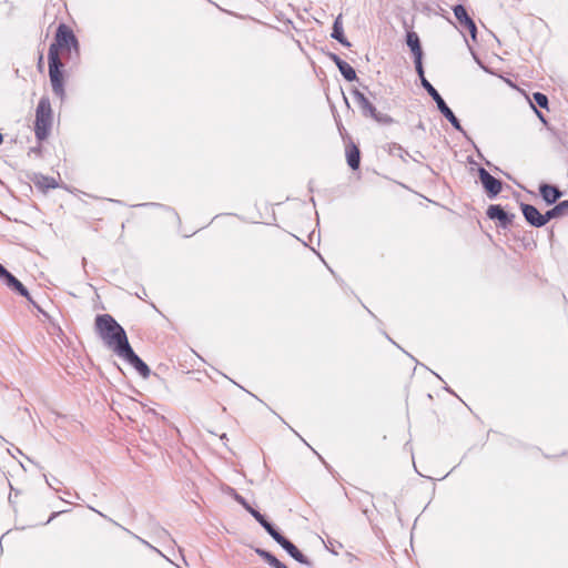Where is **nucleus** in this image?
<instances>
[{"instance_id": "393cba45", "label": "nucleus", "mask_w": 568, "mask_h": 568, "mask_svg": "<svg viewBox=\"0 0 568 568\" xmlns=\"http://www.w3.org/2000/svg\"><path fill=\"white\" fill-rule=\"evenodd\" d=\"M0 280L2 281V283L8 287V288H11L12 285L17 282V277L14 275H12L9 271H7L1 277Z\"/></svg>"}, {"instance_id": "5701e85b", "label": "nucleus", "mask_w": 568, "mask_h": 568, "mask_svg": "<svg viewBox=\"0 0 568 568\" xmlns=\"http://www.w3.org/2000/svg\"><path fill=\"white\" fill-rule=\"evenodd\" d=\"M414 63H415L416 72L420 79V84L424 88V83L429 82V81L425 78V72H424V67H423V55L414 57Z\"/></svg>"}, {"instance_id": "c756f323", "label": "nucleus", "mask_w": 568, "mask_h": 568, "mask_svg": "<svg viewBox=\"0 0 568 568\" xmlns=\"http://www.w3.org/2000/svg\"><path fill=\"white\" fill-rule=\"evenodd\" d=\"M55 516H57V513H53L47 523H50V521H51V519H52L53 517H55Z\"/></svg>"}, {"instance_id": "cd10ccee", "label": "nucleus", "mask_w": 568, "mask_h": 568, "mask_svg": "<svg viewBox=\"0 0 568 568\" xmlns=\"http://www.w3.org/2000/svg\"><path fill=\"white\" fill-rule=\"evenodd\" d=\"M8 270L2 265L0 264V277L7 272Z\"/></svg>"}, {"instance_id": "39448f33", "label": "nucleus", "mask_w": 568, "mask_h": 568, "mask_svg": "<svg viewBox=\"0 0 568 568\" xmlns=\"http://www.w3.org/2000/svg\"><path fill=\"white\" fill-rule=\"evenodd\" d=\"M48 60L52 91L55 95L62 98L64 95L63 73L61 71L62 62L60 57H57L53 51L48 53Z\"/></svg>"}, {"instance_id": "4be33fe9", "label": "nucleus", "mask_w": 568, "mask_h": 568, "mask_svg": "<svg viewBox=\"0 0 568 568\" xmlns=\"http://www.w3.org/2000/svg\"><path fill=\"white\" fill-rule=\"evenodd\" d=\"M255 552L262 559H264L271 567H273V568L277 567V564L280 562V560L273 554H271L270 551L261 549V548H256Z\"/></svg>"}, {"instance_id": "2eb2a0df", "label": "nucleus", "mask_w": 568, "mask_h": 568, "mask_svg": "<svg viewBox=\"0 0 568 568\" xmlns=\"http://www.w3.org/2000/svg\"><path fill=\"white\" fill-rule=\"evenodd\" d=\"M331 59L338 68L341 74L344 77L346 81H354L357 79L356 72L352 65H349L346 61L341 59L337 54L331 53Z\"/></svg>"}, {"instance_id": "9d476101", "label": "nucleus", "mask_w": 568, "mask_h": 568, "mask_svg": "<svg viewBox=\"0 0 568 568\" xmlns=\"http://www.w3.org/2000/svg\"><path fill=\"white\" fill-rule=\"evenodd\" d=\"M234 493V499L242 505L255 519L256 521L267 531L270 536L274 534L277 529L274 527L273 524H271L264 515H262L258 510L253 508L243 496L235 493L234 489H232Z\"/></svg>"}, {"instance_id": "bb28decb", "label": "nucleus", "mask_w": 568, "mask_h": 568, "mask_svg": "<svg viewBox=\"0 0 568 568\" xmlns=\"http://www.w3.org/2000/svg\"><path fill=\"white\" fill-rule=\"evenodd\" d=\"M8 270L2 265L0 264V277L7 272Z\"/></svg>"}, {"instance_id": "20e7f679", "label": "nucleus", "mask_w": 568, "mask_h": 568, "mask_svg": "<svg viewBox=\"0 0 568 568\" xmlns=\"http://www.w3.org/2000/svg\"><path fill=\"white\" fill-rule=\"evenodd\" d=\"M63 49L69 51L74 49L75 52H78L79 42L72 30L68 26L61 23L57 29L54 41L50 44L48 53L53 51V53L59 57V51Z\"/></svg>"}, {"instance_id": "c85d7f7f", "label": "nucleus", "mask_w": 568, "mask_h": 568, "mask_svg": "<svg viewBox=\"0 0 568 568\" xmlns=\"http://www.w3.org/2000/svg\"><path fill=\"white\" fill-rule=\"evenodd\" d=\"M274 568H287V567L283 562L280 561L277 564V567H274Z\"/></svg>"}, {"instance_id": "ddd939ff", "label": "nucleus", "mask_w": 568, "mask_h": 568, "mask_svg": "<svg viewBox=\"0 0 568 568\" xmlns=\"http://www.w3.org/2000/svg\"><path fill=\"white\" fill-rule=\"evenodd\" d=\"M453 11H454L455 18L457 19L459 24L462 27L466 28L469 31L471 39L474 41H476L477 40V28H476L474 20L467 13L466 8L463 4H456L453 8Z\"/></svg>"}, {"instance_id": "a878e982", "label": "nucleus", "mask_w": 568, "mask_h": 568, "mask_svg": "<svg viewBox=\"0 0 568 568\" xmlns=\"http://www.w3.org/2000/svg\"><path fill=\"white\" fill-rule=\"evenodd\" d=\"M535 112H536L537 116L540 119V121L546 123V119H545L544 114L540 111H538L537 109H535Z\"/></svg>"}, {"instance_id": "f704fd0d", "label": "nucleus", "mask_w": 568, "mask_h": 568, "mask_svg": "<svg viewBox=\"0 0 568 568\" xmlns=\"http://www.w3.org/2000/svg\"><path fill=\"white\" fill-rule=\"evenodd\" d=\"M97 514H99V516L105 517L102 513H100V510H97Z\"/></svg>"}, {"instance_id": "f3484780", "label": "nucleus", "mask_w": 568, "mask_h": 568, "mask_svg": "<svg viewBox=\"0 0 568 568\" xmlns=\"http://www.w3.org/2000/svg\"><path fill=\"white\" fill-rule=\"evenodd\" d=\"M346 160H347V164L349 165V168L352 170H357L359 168L361 152H359V149L357 148V145H355L354 143H351L346 148Z\"/></svg>"}, {"instance_id": "c9c22d12", "label": "nucleus", "mask_w": 568, "mask_h": 568, "mask_svg": "<svg viewBox=\"0 0 568 568\" xmlns=\"http://www.w3.org/2000/svg\"><path fill=\"white\" fill-rule=\"evenodd\" d=\"M140 540L142 541V544L149 545V542H146L145 540H143V539H140Z\"/></svg>"}, {"instance_id": "473e14b6", "label": "nucleus", "mask_w": 568, "mask_h": 568, "mask_svg": "<svg viewBox=\"0 0 568 568\" xmlns=\"http://www.w3.org/2000/svg\"><path fill=\"white\" fill-rule=\"evenodd\" d=\"M42 64V55H40V59H39V67Z\"/></svg>"}, {"instance_id": "7ed1b4c3", "label": "nucleus", "mask_w": 568, "mask_h": 568, "mask_svg": "<svg viewBox=\"0 0 568 568\" xmlns=\"http://www.w3.org/2000/svg\"><path fill=\"white\" fill-rule=\"evenodd\" d=\"M355 102L358 104L361 113L365 118H372L379 124L389 125L394 122V119L386 114L381 113L376 110L375 105L368 100V98L358 89L352 91Z\"/></svg>"}, {"instance_id": "2f4dec72", "label": "nucleus", "mask_w": 568, "mask_h": 568, "mask_svg": "<svg viewBox=\"0 0 568 568\" xmlns=\"http://www.w3.org/2000/svg\"><path fill=\"white\" fill-rule=\"evenodd\" d=\"M344 101H345L346 105H347V106H349V103H348V101H347V98H346V97H344Z\"/></svg>"}, {"instance_id": "f257e3e1", "label": "nucleus", "mask_w": 568, "mask_h": 568, "mask_svg": "<svg viewBox=\"0 0 568 568\" xmlns=\"http://www.w3.org/2000/svg\"><path fill=\"white\" fill-rule=\"evenodd\" d=\"M95 332L116 355L130 345L124 328L110 314L95 317Z\"/></svg>"}, {"instance_id": "6ab92c4d", "label": "nucleus", "mask_w": 568, "mask_h": 568, "mask_svg": "<svg viewBox=\"0 0 568 568\" xmlns=\"http://www.w3.org/2000/svg\"><path fill=\"white\" fill-rule=\"evenodd\" d=\"M568 211V200L561 201L546 212L547 221L562 216Z\"/></svg>"}, {"instance_id": "7c9ffc66", "label": "nucleus", "mask_w": 568, "mask_h": 568, "mask_svg": "<svg viewBox=\"0 0 568 568\" xmlns=\"http://www.w3.org/2000/svg\"><path fill=\"white\" fill-rule=\"evenodd\" d=\"M142 206H148V205H155L154 203H144V204H141Z\"/></svg>"}, {"instance_id": "423d86ee", "label": "nucleus", "mask_w": 568, "mask_h": 568, "mask_svg": "<svg viewBox=\"0 0 568 568\" xmlns=\"http://www.w3.org/2000/svg\"><path fill=\"white\" fill-rule=\"evenodd\" d=\"M424 89L427 91V93L433 98V100L436 102V105L440 113L449 121V123L456 129L457 131L463 132L462 124L459 120L456 118L452 109L447 105L445 100L442 98V95L438 93V91L433 87L430 82L424 83Z\"/></svg>"}, {"instance_id": "72a5a7b5", "label": "nucleus", "mask_w": 568, "mask_h": 568, "mask_svg": "<svg viewBox=\"0 0 568 568\" xmlns=\"http://www.w3.org/2000/svg\"><path fill=\"white\" fill-rule=\"evenodd\" d=\"M97 514H99V516L105 517L102 513H100V510H97Z\"/></svg>"}, {"instance_id": "0eeeda50", "label": "nucleus", "mask_w": 568, "mask_h": 568, "mask_svg": "<svg viewBox=\"0 0 568 568\" xmlns=\"http://www.w3.org/2000/svg\"><path fill=\"white\" fill-rule=\"evenodd\" d=\"M271 537L296 561L308 567L312 566V561L305 555H303L298 550V548L291 540L284 537L278 530L272 534Z\"/></svg>"}, {"instance_id": "412c9836", "label": "nucleus", "mask_w": 568, "mask_h": 568, "mask_svg": "<svg viewBox=\"0 0 568 568\" xmlns=\"http://www.w3.org/2000/svg\"><path fill=\"white\" fill-rule=\"evenodd\" d=\"M10 290L16 292L17 294L26 297L29 303H31L34 307H37L40 311V307L32 300L27 287L19 280H17V282L12 285V287Z\"/></svg>"}, {"instance_id": "6e6552de", "label": "nucleus", "mask_w": 568, "mask_h": 568, "mask_svg": "<svg viewBox=\"0 0 568 568\" xmlns=\"http://www.w3.org/2000/svg\"><path fill=\"white\" fill-rule=\"evenodd\" d=\"M478 178L490 200L495 199L501 192L503 182L494 178L486 169L478 168Z\"/></svg>"}, {"instance_id": "4468645a", "label": "nucleus", "mask_w": 568, "mask_h": 568, "mask_svg": "<svg viewBox=\"0 0 568 568\" xmlns=\"http://www.w3.org/2000/svg\"><path fill=\"white\" fill-rule=\"evenodd\" d=\"M539 193H540L542 200L548 205L556 203L562 196L561 191L557 186L550 185L547 183L540 184Z\"/></svg>"}, {"instance_id": "f8f14e48", "label": "nucleus", "mask_w": 568, "mask_h": 568, "mask_svg": "<svg viewBox=\"0 0 568 568\" xmlns=\"http://www.w3.org/2000/svg\"><path fill=\"white\" fill-rule=\"evenodd\" d=\"M520 209L526 222L531 226L542 227L548 223L546 213L541 214L534 205L521 203Z\"/></svg>"}, {"instance_id": "a211bd4d", "label": "nucleus", "mask_w": 568, "mask_h": 568, "mask_svg": "<svg viewBox=\"0 0 568 568\" xmlns=\"http://www.w3.org/2000/svg\"><path fill=\"white\" fill-rule=\"evenodd\" d=\"M406 43L409 47L414 57L423 55L420 40L415 31H408L406 34Z\"/></svg>"}, {"instance_id": "f03ea898", "label": "nucleus", "mask_w": 568, "mask_h": 568, "mask_svg": "<svg viewBox=\"0 0 568 568\" xmlns=\"http://www.w3.org/2000/svg\"><path fill=\"white\" fill-rule=\"evenodd\" d=\"M52 109L49 98L42 97L37 105L34 134L39 141H43L49 136L52 126Z\"/></svg>"}, {"instance_id": "9b49d317", "label": "nucleus", "mask_w": 568, "mask_h": 568, "mask_svg": "<svg viewBox=\"0 0 568 568\" xmlns=\"http://www.w3.org/2000/svg\"><path fill=\"white\" fill-rule=\"evenodd\" d=\"M486 215L490 220L498 221V226L501 229H508L515 219V214L506 212L499 204L489 205Z\"/></svg>"}, {"instance_id": "1a4fd4ad", "label": "nucleus", "mask_w": 568, "mask_h": 568, "mask_svg": "<svg viewBox=\"0 0 568 568\" xmlns=\"http://www.w3.org/2000/svg\"><path fill=\"white\" fill-rule=\"evenodd\" d=\"M119 357L126 361L130 365H132L136 372L143 377L148 378L151 374V369L149 366L134 353L131 345L123 348L119 354Z\"/></svg>"}, {"instance_id": "aec40b11", "label": "nucleus", "mask_w": 568, "mask_h": 568, "mask_svg": "<svg viewBox=\"0 0 568 568\" xmlns=\"http://www.w3.org/2000/svg\"><path fill=\"white\" fill-rule=\"evenodd\" d=\"M34 184L41 190L55 189L58 186L57 181L53 178L45 175H37L34 179Z\"/></svg>"}, {"instance_id": "b1692460", "label": "nucleus", "mask_w": 568, "mask_h": 568, "mask_svg": "<svg viewBox=\"0 0 568 568\" xmlns=\"http://www.w3.org/2000/svg\"><path fill=\"white\" fill-rule=\"evenodd\" d=\"M532 99L537 105H539L542 109H548V98L546 94L541 92H535L532 94Z\"/></svg>"}, {"instance_id": "dca6fc26", "label": "nucleus", "mask_w": 568, "mask_h": 568, "mask_svg": "<svg viewBox=\"0 0 568 568\" xmlns=\"http://www.w3.org/2000/svg\"><path fill=\"white\" fill-rule=\"evenodd\" d=\"M331 37L344 47H351V42L345 38L342 22V14H338L333 23Z\"/></svg>"}]
</instances>
